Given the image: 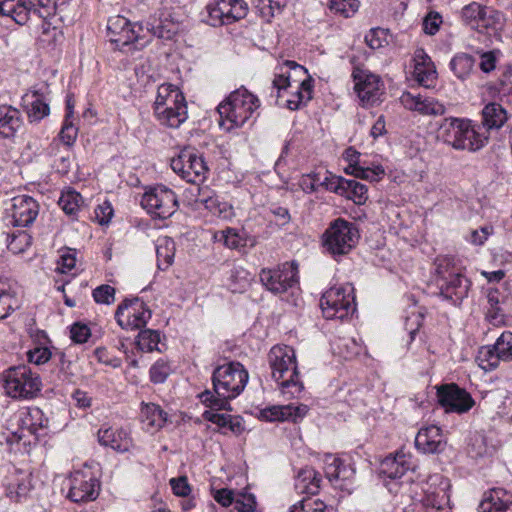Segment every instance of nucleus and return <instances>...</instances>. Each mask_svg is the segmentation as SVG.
<instances>
[{
    "mask_svg": "<svg viewBox=\"0 0 512 512\" xmlns=\"http://www.w3.org/2000/svg\"><path fill=\"white\" fill-rule=\"evenodd\" d=\"M313 80L310 76L297 85L296 90L291 93V97L285 100V106L294 111L305 105L312 98Z\"/></svg>",
    "mask_w": 512,
    "mask_h": 512,
    "instance_id": "obj_39",
    "label": "nucleus"
},
{
    "mask_svg": "<svg viewBox=\"0 0 512 512\" xmlns=\"http://www.w3.org/2000/svg\"><path fill=\"white\" fill-rule=\"evenodd\" d=\"M435 273L439 295L444 300L458 305L468 296L471 282L461 273L453 257H438L435 261Z\"/></svg>",
    "mask_w": 512,
    "mask_h": 512,
    "instance_id": "obj_3",
    "label": "nucleus"
},
{
    "mask_svg": "<svg viewBox=\"0 0 512 512\" xmlns=\"http://www.w3.org/2000/svg\"><path fill=\"white\" fill-rule=\"evenodd\" d=\"M355 470L350 465L336 457L326 459L325 475L330 483L337 489L351 492L353 488Z\"/></svg>",
    "mask_w": 512,
    "mask_h": 512,
    "instance_id": "obj_22",
    "label": "nucleus"
},
{
    "mask_svg": "<svg viewBox=\"0 0 512 512\" xmlns=\"http://www.w3.org/2000/svg\"><path fill=\"white\" fill-rule=\"evenodd\" d=\"M248 379V372L241 363L224 364L213 371V392L205 390L199 397L203 404L212 409L231 411L230 400L244 390Z\"/></svg>",
    "mask_w": 512,
    "mask_h": 512,
    "instance_id": "obj_1",
    "label": "nucleus"
},
{
    "mask_svg": "<svg viewBox=\"0 0 512 512\" xmlns=\"http://www.w3.org/2000/svg\"><path fill=\"white\" fill-rule=\"evenodd\" d=\"M141 206L153 217L167 219L178 209V199L169 187L159 184L150 187L141 198Z\"/></svg>",
    "mask_w": 512,
    "mask_h": 512,
    "instance_id": "obj_12",
    "label": "nucleus"
},
{
    "mask_svg": "<svg viewBox=\"0 0 512 512\" xmlns=\"http://www.w3.org/2000/svg\"><path fill=\"white\" fill-rule=\"evenodd\" d=\"M329 8L335 14H339L345 18L353 16L358 8V0H330Z\"/></svg>",
    "mask_w": 512,
    "mask_h": 512,
    "instance_id": "obj_53",
    "label": "nucleus"
},
{
    "mask_svg": "<svg viewBox=\"0 0 512 512\" xmlns=\"http://www.w3.org/2000/svg\"><path fill=\"white\" fill-rule=\"evenodd\" d=\"M256 504L253 494H243L235 500V509L239 512H255Z\"/></svg>",
    "mask_w": 512,
    "mask_h": 512,
    "instance_id": "obj_62",
    "label": "nucleus"
},
{
    "mask_svg": "<svg viewBox=\"0 0 512 512\" xmlns=\"http://www.w3.org/2000/svg\"><path fill=\"white\" fill-rule=\"evenodd\" d=\"M7 248L14 254L25 252L32 243V237L27 231H17L7 235Z\"/></svg>",
    "mask_w": 512,
    "mask_h": 512,
    "instance_id": "obj_48",
    "label": "nucleus"
},
{
    "mask_svg": "<svg viewBox=\"0 0 512 512\" xmlns=\"http://www.w3.org/2000/svg\"><path fill=\"white\" fill-rule=\"evenodd\" d=\"M308 412V407L304 404L272 406L264 409L261 414L267 421H292L301 420Z\"/></svg>",
    "mask_w": 512,
    "mask_h": 512,
    "instance_id": "obj_31",
    "label": "nucleus"
},
{
    "mask_svg": "<svg viewBox=\"0 0 512 512\" xmlns=\"http://www.w3.org/2000/svg\"><path fill=\"white\" fill-rule=\"evenodd\" d=\"M108 37L117 48H122L140 39H146L143 22L132 24L123 16L110 17L107 24Z\"/></svg>",
    "mask_w": 512,
    "mask_h": 512,
    "instance_id": "obj_16",
    "label": "nucleus"
},
{
    "mask_svg": "<svg viewBox=\"0 0 512 512\" xmlns=\"http://www.w3.org/2000/svg\"><path fill=\"white\" fill-rule=\"evenodd\" d=\"M143 24L146 37L153 36L163 40H171L178 32V24L164 13H160L158 16H150Z\"/></svg>",
    "mask_w": 512,
    "mask_h": 512,
    "instance_id": "obj_26",
    "label": "nucleus"
},
{
    "mask_svg": "<svg viewBox=\"0 0 512 512\" xmlns=\"http://www.w3.org/2000/svg\"><path fill=\"white\" fill-rule=\"evenodd\" d=\"M288 512H333V507L319 498L307 496L292 505Z\"/></svg>",
    "mask_w": 512,
    "mask_h": 512,
    "instance_id": "obj_45",
    "label": "nucleus"
},
{
    "mask_svg": "<svg viewBox=\"0 0 512 512\" xmlns=\"http://www.w3.org/2000/svg\"><path fill=\"white\" fill-rule=\"evenodd\" d=\"M413 61V76L415 80L424 87L429 88L433 86L437 78V72L431 58L423 49H417L414 53Z\"/></svg>",
    "mask_w": 512,
    "mask_h": 512,
    "instance_id": "obj_29",
    "label": "nucleus"
},
{
    "mask_svg": "<svg viewBox=\"0 0 512 512\" xmlns=\"http://www.w3.org/2000/svg\"><path fill=\"white\" fill-rule=\"evenodd\" d=\"M437 398L439 404L448 412L466 413L475 405L472 396L454 383L439 387Z\"/></svg>",
    "mask_w": 512,
    "mask_h": 512,
    "instance_id": "obj_18",
    "label": "nucleus"
},
{
    "mask_svg": "<svg viewBox=\"0 0 512 512\" xmlns=\"http://www.w3.org/2000/svg\"><path fill=\"white\" fill-rule=\"evenodd\" d=\"M170 486L173 490V493L180 497H186L191 492L190 485L188 483L187 477L185 476L170 479Z\"/></svg>",
    "mask_w": 512,
    "mask_h": 512,
    "instance_id": "obj_63",
    "label": "nucleus"
},
{
    "mask_svg": "<svg viewBox=\"0 0 512 512\" xmlns=\"http://www.w3.org/2000/svg\"><path fill=\"white\" fill-rule=\"evenodd\" d=\"M218 241H222L223 244L229 249H239L245 245L244 239L234 228H227L218 232L215 235Z\"/></svg>",
    "mask_w": 512,
    "mask_h": 512,
    "instance_id": "obj_54",
    "label": "nucleus"
},
{
    "mask_svg": "<svg viewBox=\"0 0 512 512\" xmlns=\"http://www.w3.org/2000/svg\"><path fill=\"white\" fill-rule=\"evenodd\" d=\"M345 185H349L346 178L333 175L328 171L326 172V176L323 178V181L320 182V186H323L327 190L340 196H342V193L345 191Z\"/></svg>",
    "mask_w": 512,
    "mask_h": 512,
    "instance_id": "obj_56",
    "label": "nucleus"
},
{
    "mask_svg": "<svg viewBox=\"0 0 512 512\" xmlns=\"http://www.w3.org/2000/svg\"><path fill=\"white\" fill-rule=\"evenodd\" d=\"M358 238L359 232L354 223L338 218L324 233V247L333 256L345 255L355 247Z\"/></svg>",
    "mask_w": 512,
    "mask_h": 512,
    "instance_id": "obj_9",
    "label": "nucleus"
},
{
    "mask_svg": "<svg viewBox=\"0 0 512 512\" xmlns=\"http://www.w3.org/2000/svg\"><path fill=\"white\" fill-rule=\"evenodd\" d=\"M438 139L456 150L475 152L484 147L487 138L477 133L470 121L445 118L438 129Z\"/></svg>",
    "mask_w": 512,
    "mask_h": 512,
    "instance_id": "obj_6",
    "label": "nucleus"
},
{
    "mask_svg": "<svg viewBox=\"0 0 512 512\" xmlns=\"http://www.w3.org/2000/svg\"><path fill=\"white\" fill-rule=\"evenodd\" d=\"M284 68H287L288 70H293L296 74H307V70L303 66L296 63L295 61H285L278 68V71L275 73L274 79L272 81V92H276L277 100L280 98V93L282 91H286L287 89L292 88L289 72L284 71Z\"/></svg>",
    "mask_w": 512,
    "mask_h": 512,
    "instance_id": "obj_37",
    "label": "nucleus"
},
{
    "mask_svg": "<svg viewBox=\"0 0 512 512\" xmlns=\"http://www.w3.org/2000/svg\"><path fill=\"white\" fill-rule=\"evenodd\" d=\"M172 170L189 183L198 184L206 179L208 167L202 155L193 148H185L171 159Z\"/></svg>",
    "mask_w": 512,
    "mask_h": 512,
    "instance_id": "obj_14",
    "label": "nucleus"
},
{
    "mask_svg": "<svg viewBox=\"0 0 512 512\" xmlns=\"http://www.w3.org/2000/svg\"><path fill=\"white\" fill-rule=\"evenodd\" d=\"M481 355L484 357L481 361H487V365L483 368L490 370L495 369L500 360H512V333H502L494 346L482 351Z\"/></svg>",
    "mask_w": 512,
    "mask_h": 512,
    "instance_id": "obj_23",
    "label": "nucleus"
},
{
    "mask_svg": "<svg viewBox=\"0 0 512 512\" xmlns=\"http://www.w3.org/2000/svg\"><path fill=\"white\" fill-rule=\"evenodd\" d=\"M320 307L326 319L344 320L356 311L354 288L351 284L333 286L322 294Z\"/></svg>",
    "mask_w": 512,
    "mask_h": 512,
    "instance_id": "obj_8",
    "label": "nucleus"
},
{
    "mask_svg": "<svg viewBox=\"0 0 512 512\" xmlns=\"http://www.w3.org/2000/svg\"><path fill=\"white\" fill-rule=\"evenodd\" d=\"M23 415L24 416L20 418L23 426L19 430L12 433V436L7 439L8 442H20L26 437V432L32 435L36 433L38 428L44 426L42 422L43 414L40 409H32Z\"/></svg>",
    "mask_w": 512,
    "mask_h": 512,
    "instance_id": "obj_36",
    "label": "nucleus"
},
{
    "mask_svg": "<svg viewBox=\"0 0 512 512\" xmlns=\"http://www.w3.org/2000/svg\"><path fill=\"white\" fill-rule=\"evenodd\" d=\"M360 155L353 147L344 151L343 158L349 163L344 169L345 173L370 182L381 180L385 175L384 168L381 165L366 166L364 162H361Z\"/></svg>",
    "mask_w": 512,
    "mask_h": 512,
    "instance_id": "obj_20",
    "label": "nucleus"
},
{
    "mask_svg": "<svg viewBox=\"0 0 512 512\" xmlns=\"http://www.w3.org/2000/svg\"><path fill=\"white\" fill-rule=\"evenodd\" d=\"M160 334L155 330H142L138 335L137 345L143 352L159 350Z\"/></svg>",
    "mask_w": 512,
    "mask_h": 512,
    "instance_id": "obj_52",
    "label": "nucleus"
},
{
    "mask_svg": "<svg viewBox=\"0 0 512 512\" xmlns=\"http://www.w3.org/2000/svg\"><path fill=\"white\" fill-rule=\"evenodd\" d=\"M17 3L18 5L14 8L15 13H11L9 16L17 24H25L30 13L36 14L41 18H46V15L36 7V3L33 0H17Z\"/></svg>",
    "mask_w": 512,
    "mask_h": 512,
    "instance_id": "obj_44",
    "label": "nucleus"
},
{
    "mask_svg": "<svg viewBox=\"0 0 512 512\" xmlns=\"http://www.w3.org/2000/svg\"><path fill=\"white\" fill-rule=\"evenodd\" d=\"M485 15L484 7L477 2H472L464 6L461 11L463 21L469 25H473L474 22L484 19Z\"/></svg>",
    "mask_w": 512,
    "mask_h": 512,
    "instance_id": "obj_55",
    "label": "nucleus"
},
{
    "mask_svg": "<svg viewBox=\"0 0 512 512\" xmlns=\"http://www.w3.org/2000/svg\"><path fill=\"white\" fill-rule=\"evenodd\" d=\"M175 251V242L172 238L168 236H163L157 239V266L160 270L164 271L172 265L175 256Z\"/></svg>",
    "mask_w": 512,
    "mask_h": 512,
    "instance_id": "obj_41",
    "label": "nucleus"
},
{
    "mask_svg": "<svg viewBox=\"0 0 512 512\" xmlns=\"http://www.w3.org/2000/svg\"><path fill=\"white\" fill-rule=\"evenodd\" d=\"M250 281V273L245 268L236 266L230 272L228 287L233 293H241L249 287Z\"/></svg>",
    "mask_w": 512,
    "mask_h": 512,
    "instance_id": "obj_47",
    "label": "nucleus"
},
{
    "mask_svg": "<svg viewBox=\"0 0 512 512\" xmlns=\"http://www.w3.org/2000/svg\"><path fill=\"white\" fill-rule=\"evenodd\" d=\"M39 213V204L35 199L28 195H19L12 199L10 209V223L13 226L27 227L37 218Z\"/></svg>",
    "mask_w": 512,
    "mask_h": 512,
    "instance_id": "obj_21",
    "label": "nucleus"
},
{
    "mask_svg": "<svg viewBox=\"0 0 512 512\" xmlns=\"http://www.w3.org/2000/svg\"><path fill=\"white\" fill-rule=\"evenodd\" d=\"M83 198L74 190L63 192L59 198V206L68 215H74L80 208Z\"/></svg>",
    "mask_w": 512,
    "mask_h": 512,
    "instance_id": "obj_51",
    "label": "nucleus"
},
{
    "mask_svg": "<svg viewBox=\"0 0 512 512\" xmlns=\"http://www.w3.org/2000/svg\"><path fill=\"white\" fill-rule=\"evenodd\" d=\"M170 371L171 369L167 362L159 360L150 368V379L155 384L163 383L170 374Z\"/></svg>",
    "mask_w": 512,
    "mask_h": 512,
    "instance_id": "obj_59",
    "label": "nucleus"
},
{
    "mask_svg": "<svg viewBox=\"0 0 512 512\" xmlns=\"http://www.w3.org/2000/svg\"><path fill=\"white\" fill-rule=\"evenodd\" d=\"M197 202L202 204L214 216L228 219L233 215L232 206L208 189L199 193Z\"/></svg>",
    "mask_w": 512,
    "mask_h": 512,
    "instance_id": "obj_34",
    "label": "nucleus"
},
{
    "mask_svg": "<svg viewBox=\"0 0 512 512\" xmlns=\"http://www.w3.org/2000/svg\"><path fill=\"white\" fill-rule=\"evenodd\" d=\"M5 394L13 399H32L41 391L40 376L27 365L12 366L0 375Z\"/></svg>",
    "mask_w": 512,
    "mask_h": 512,
    "instance_id": "obj_7",
    "label": "nucleus"
},
{
    "mask_svg": "<svg viewBox=\"0 0 512 512\" xmlns=\"http://www.w3.org/2000/svg\"><path fill=\"white\" fill-rule=\"evenodd\" d=\"M504 296L498 289H489L487 292V301L489 308L487 310V317L490 321L500 322L503 314L501 310V303Z\"/></svg>",
    "mask_w": 512,
    "mask_h": 512,
    "instance_id": "obj_50",
    "label": "nucleus"
},
{
    "mask_svg": "<svg viewBox=\"0 0 512 512\" xmlns=\"http://www.w3.org/2000/svg\"><path fill=\"white\" fill-rule=\"evenodd\" d=\"M247 13L248 5L244 0H211L202 13V21L220 27L245 18Z\"/></svg>",
    "mask_w": 512,
    "mask_h": 512,
    "instance_id": "obj_11",
    "label": "nucleus"
},
{
    "mask_svg": "<svg viewBox=\"0 0 512 512\" xmlns=\"http://www.w3.org/2000/svg\"><path fill=\"white\" fill-rule=\"evenodd\" d=\"M167 420V414L159 405L154 403H142L141 421L144 429L155 432L161 429Z\"/></svg>",
    "mask_w": 512,
    "mask_h": 512,
    "instance_id": "obj_38",
    "label": "nucleus"
},
{
    "mask_svg": "<svg viewBox=\"0 0 512 512\" xmlns=\"http://www.w3.org/2000/svg\"><path fill=\"white\" fill-rule=\"evenodd\" d=\"M450 480L436 474L429 478V487L422 500L410 504L404 512H439L450 504Z\"/></svg>",
    "mask_w": 512,
    "mask_h": 512,
    "instance_id": "obj_10",
    "label": "nucleus"
},
{
    "mask_svg": "<svg viewBox=\"0 0 512 512\" xmlns=\"http://www.w3.org/2000/svg\"><path fill=\"white\" fill-rule=\"evenodd\" d=\"M53 359L56 361L57 366L59 368V372L63 374L65 378H69L74 376V371L72 369V361L67 359L65 352L56 349L53 354Z\"/></svg>",
    "mask_w": 512,
    "mask_h": 512,
    "instance_id": "obj_61",
    "label": "nucleus"
},
{
    "mask_svg": "<svg viewBox=\"0 0 512 512\" xmlns=\"http://www.w3.org/2000/svg\"><path fill=\"white\" fill-rule=\"evenodd\" d=\"M98 441L102 446L124 453L133 447L130 432L124 428L101 427L97 433Z\"/></svg>",
    "mask_w": 512,
    "mask_h": 512,
    "instance_id": "obj_24",
    "label": "nucleus"
},
{
    "mask_svg": "<svg viewBox=\"0 0 512 512\" xmlns=\"http://www.w3.org/2000/svg\"><path fill=\"white\" fill-rule=\"evenodd\" d=\"M401 102L407 109L423 115H443L445 113V106L434 98L407 92L402 95Z\"/></svg>",
    "mask_w": 512,
    "mask_h": 512,
    "instance_id": "obj_30",
    "label": "nucleus"
},
{
    "mask_svg": "<svg viewBox=\"0 0 512 512\" xmlns=\"http://www.w3.org/2000/svg\"><path fill=\"white\" fill-rule=\"evenodd\" d=\"M54 352L43 346H36L27 352V359L30 363L42 365L53 358Z\"/></svg>",
    "mask_w": 512,
    "mask_h": 512,
    "instance_id": "obj_58",
    "label": "nucleus"
},
{
    "mask_svg": "<svg viewBox=\"0 0 512 512\" xmlns=\"http://www.w3.org/2000/svg\"><path fill=\"white\" fill-rule=\"evenodd\" d=\"M23 120L21 112L11 105L0 106V136L12 138L22 127Z\"/></svg>",
    "mask_w": 512,
    "mask_h": 512,
    "instance_id": "obj_33",
    "label": "nucleus"
},
{
    "mask_svg": "<svg viewBox=\"0 0 512 512\" xmlns=\"http://www.w3.org/2000/svg\"><path fill=\"white\" fill-rule=\"evenodd\" d=\"M478 512H512V493L502 488L489 490L484 494Z\"/></svg>",
    "mask_w": 512,
    "mask_h": 512,
    "instance_id": "obj_27",
    "label": "nucleus"
},
{
    "mask_svg": "<svg viewBox=\"0 0 512 512\" xmlns=\"http://www.w3.org/2000/svg\"><path fill=\"white\" fill-rule=\"evenodd\" d=\"M298 265L285 262L276 268H263L259 278L262 285L271 293L281 295L298 283Z\"/></svg>",
    "mask_w": 512,
    "mask_h": 512,
    "instance_id": "obj_13",
    "label": "nucleus"
},
{
    "mask_svg": "<svg viewBox=\"0 0 512 512\" xmlns=\"http://www.w3.org/2000/svg\"><path fill=\"white\" fill-rule=\"evenodd\" d=\"M151 310L139 298L125 299L115 312V319L123 329H141L151 318Z\"/></svg>",
    "mask_w": 512,
    "mask_h": 512,
    "instance_id": "obj_17",
    "label": "nucleus"
},
{
    "mask_svg": "<svg viewBox=\"0 0 512 512\" xmlns=\"http://www.w3.org/2000/svg\"><path fill=\"white\" fill-rule=\"evenodd\" d=\"M47 89V86H43L39 89L30 90L22 98L23 105L31 122L40 121L49 115L50 108L46 97Z\"/></svg>",
    "mask_w": 512,
    "mask_h": 512,
    "instance_id": "obj_25",
    "label": "nucleus"
},
{
    "mask_svg": "<svg viewBox=\"0 0 512 512\" xmlns=\"http://www.w3.org/2000/svg\"><path fill=\"white\" fill-rule=\"evenodd\" d=\"M19 307L16 292L11 288L0 287V320L9 317Z\"/></svg>",
    "mask_w": 512,
    "mask_h": 512,
    "instance_id": "obj_46",
    "label": "nucleus"
},
{
    "mask_svg": "<svg viewBox=\"0 0 512 512\" xmlns=\"http://www.w3.org/2000/svg\"><path fill=\"white\" fill-rule=\"evenodd\" d=\"M366 44L373 50L387 44L386 33L383 29L373 28L365 35Z\"/></svg>",
    "mask_w": 512,
    "mask_h": 512,
    "instance_id": "obj_60",
    "label": "nucleus"
},
{
    "mask_svg": "<svg viewBox=\"0 0 512 512\" xmlns=\"http://www.w3.org/2000/svg\"><path fill=\"white\" fill-rule=\"evenodd\" d=\"M115 292L114 287L102 284L93 290L92 296L96 303L110 305L115 301Z\"/></svg>",
    "mask_w": 512,
    "mask_h": 512,
    "instance_id": "obj_57",
    "label": "nucleus"
},
{
    "mask_svg": "<svg viewBox=\"0 0 512 512\" xmlns=\"http://www.w3.org/2000/svg\"><path fill=\"white\" fill-rule=\"evenodd\" d=\"M31 488L29 476L22 472H15L6 484V496L13 501H20Z\"/></svg>",
    "mask_w": 512,
    "mask_h": 512,
    "instance_id": "obj_40",
    "label": "nucleus"
},
{
    "mask_svg": "<svg viewBox=\"0 0 512 512\" xmlns=\"http://www.w3.org/2000/svg\"><path fill=\"white\" fill-rule=\"evenodd\" d=\"M349 185H345V191L342 196L352 200L357 205H363L368 200V188L366 185L356 180L347 179Z\"/></svg>",
    "mask_w": 512,
    "mask_h": 512,
    "instance_id": "obj_49",
    "label": "nucleus"
},
{
    "mask_svg": "<svg viewBox=\"0 0 512 512\" xmlns=\"http://www.w3.org/2000/svg\"><path fill=\"white\" fill-rule=\"evenodd\" d=\"M272 378L278 383L281 393L288 398H295L303 391L296 355L292 347L274 346L268 354Z\"/></svg>",
    "mask_w": 512,
    "mask_h": 512,
    "instance_id": "obj_2",
    "label": "nucleus"
},
{
    "mask_svg": "<svg viewBox=\"0 0 512 512\" xmlns=\"http://www.w3.org/2000/svg\"><path fill=\"white\" fill-rule=\"evenodd\" d=\"M100 483L91 473L76 471L71 477L68 497L71 501L79 503L93 501L99 495Z\"/></svg>",
    "mask_w": 512,
    "mask_h": 512,
    "instance_id": "obj_19",
    "label": "nucleus"
},
{
    "mask_svg": "<svg viewBox=\"0 0 512 512\" xmlns=\"http://www.w3.org/2000/svg\"><path fill=\"white\" fill-rule=\"evenodd\" d=\"M352 78L354 90L363 107H372L383 101L384 84L379 76L356 67L352 72Z\"/></svg>",
    "mask_w": 512,
    "mask_h": 512,
    "instance_id": "obj_15",
    "label": "nucleus"
},
{
    "mask_svg": "<svg viewBox=\"0 0 512 512\" xmlns=\"http://www.w3.org/2000/svg\"><path fill=\"white\" fill-rule=\"evenodd\" d=\"M258 98L245 88L237 89L218 105L220 126L227 131L242 127L259 108Z\"/></svg>",
    "mask_w": 512,
    "mask_h": 512,
    "instance_id": "obj_4",
    "label": "nucleus"
},
{
    "mask_svg": "<svg viewBox=\"0 0 512 512\" xmlns=\"http://www.w3.org/2000/svg\"><path fill=\"white\" fill-rule=\"evenodd\" d=\"M157 120L167 127L178 128L187 119V105L183 93L173 84L164 83L157 89L154 102Z\"/></svg>",
    "mask_w": 512,
    "mask_h": 512,
    "instance_id": "obj_5",
    "label": "nucleus"
},
{
    "mask_svg": "<svg viewBox=\"0 0 512 512\" xmlns=\"http://www.w3.org/2000/svg\"><path fill=\"white\" fill-rule=\"evenodd\" d=\"M474 65V57L467 53L456 54L449 63L451 71L461 81L469 78L473 71Z\"/></svg>",
    "mask_w": 512,
    "mask_h": 512,
    "instance_id": "obj_42",
    "label": "nucleus"
},
{
    "mask_svg": "<svg viewBox=\"0 0 512 512\" xmlns=\"http://www.w3.org/2000/svg\"><path fill=\"white\" fill-rule=\"evenodd\" d=\"M320 474L312 467H305L297 473L294 487L298 494L316 495L320 490Z\"/></svg>",
    "mask_w": 512,
    "mask_h": 512,
    "instance_id": "obj_35",
    "label": "nucleus"
},
{
    "mask_svg": "<svg viewBox=\"0 0 512 512\" xmlns=\"http://www.w3.org/2000/svg\"><path fill=\"white\" fill-rule=\"evenodd\" d=\"M483 125L488 129L500 128L507 120L506 110L497 103L487 104L483 111Z\"/></svg>",
    "mask_w": 512,
    "mask_h": 512,
    "instance_id": "obj_43",
    "label": "nucleus"
},
{
    "mask_svg": "<svg viewBox=\"0 0 512 512\" xmlns=\"http://www.w3.org/2000/svg\"><path fill=\"white\" fill-rule=\"evenodd\" d=\"M411 456L403 451L390 455L380 463V473L389 479L401 478L411 468Z\"/></svg>",
    "mask_w": 512,
    "mask_h": 512,
    "instance_id": "obj_32",
    "label": "nucleus"
},
{
    "mask_svg": "<svg viewBox=\"0 0 512 512\" xmlns=\"http://www.w3.org/2000/svg\"><path fill=\"white\" fill-rule=\"evenodd\" d=\"M59 137L61 141L67 146H71L75 142L77 137V128L74 127L69 119H65V123L62 126Z\"/></svg>",
    "mask_w": 512,
    "mask_h": 512,
    "instance_id": "obj_64",
    "label": "nucleus"
},
{
    "mask_svg": "<svg viewBox=\"0 0 512 512\" xmlns=\"http://www.w3.org/2000/svg\"><path fill=\"white\" fill-rule=\"evenodd\" d=\"M445 445L441 429L435 425L420 429L415 437V446L423 453H439Z\"/></svg>",
    "mask_w": 512,
    "mask_h": 512,
    "instance_id": "obj_28",
    "label": "nucleus"
}]
</instances>
